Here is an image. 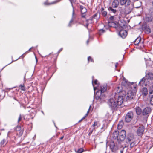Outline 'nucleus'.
<instances>
[{"label":"nucleus","instance_id":"16","mask_svg":"<svg viewBox=\"0 0 153 153\" xmlns=\"http://www.w3.org/2000/svg\"><path fill=\"white\" fill-rule=\"evenodd\" d=\"M80 8L81 10V11L82 13H85L87 12V10L82 5H80Z\"/></svg>","mask_w":153,"mask_h":153},{"label":"nucleus","instance_id":"27","mask_svg":"<svg viewBox=\"0 0 153 153\" xmlns=\"http://www.w3.org/2000/svg\"><path fill=\"white\" fill-rule=\"evenodd\" d=\"M150 101L151 104L153 105V95L150 96Z\"/></svg>","mask_w":153,"mask_h":153},{"label":"nucleus","instance_id":"33","mask_svg":"<svg viewBox=\"0 0 153 153\" xmlns=\"http://www.w3.org/2000/svg\"><path fill=\"white\" fill-rule=\"evenodd\" d=\"M114 17L112 16L110 17L109 20L111 21H113L114 20Z\"/></svg>","mask_w":153,"mask_h":153},{"label":"nucleus","instance_id":"25","mask_svg":"<svg viewBox=\"0 0 153 153\" xmlns=\"http://www.w3.org/2000/svg\"><path fill=\"white\" fill-rule=\"evenodd\" d=\"M97 82H98V81L97 80H95L94 81V82H93V80H92V83L93 85L94 86V91L96 90V89H97V88L96 87H94V84L95 85H97L98 84Z\"/></svg>","mask_w":153,"mask_h":153},{"label":"nucleus","instance_id":"17","mask_svg":"<svg viewBox=\"0 0 153 153\" xmlns=\"http://www.w3.org/2000/svg\"><path fill=\"white\" fill-rule=\"evenodd\" d=\"M100 88V91H101L103 93L106 90L107 87L105 85H103L101 86Z\"/></svg>","mask_w":153,"mask_h":153},{"label":"nucleus","instance_id":"54","mask_svg":"<svg viewBox=\"0 0 153 153\" xmlns=\"http://www.w3.org/2000/svg\"><path fill=\"white\" fill-rule=\"evenodd\" d=\"M36 61H37V59H36Z\"/></svg>","mask_w":153,"mask_h":153},{"label":"nucleus","instance_id":"10","mask_svg":"<svg viewBox=\"0 0 153 153\" xmlns=\"http://www.w3.org/2000/svg\"><path fill=\"white\" fill-rule=\"evenodd\" d=\"M145 77L147 79V81L149 82L150 80L153 79V74L151 72L149 73L146 75Z\"/></svg>","mask_w":153,"mask_h":153},{"label":"nucleus","instance_id":"22","mask_svg":"<svg viewBox=\"0 0 153 153\" xmlns=\"http://www.w3.org/2000/svg\"><path fill=\"white\" fill-rule=\"evenodd\" d=\"M141 40V38L140 37H139L137 38L134 41V43L135 45H137L139 43H140Z\"/></svg>","mask_w":153,"mask_h":153},{"label":"nucleus","instance_id":"39","mask_svg":"<svg viewBox=\"0 0 153 153\" xmlns=\"http://www.w3.org/2000/svg\"><path fill=\"white\" fill-rule=\"evenodd\" d=\"M94 130L92 129V130H91L89 132V135H90L91 134L92 132H93V131Z\"/></svg>","mask_w":153,"mask_h":153},{"label":"nucleus","instance_id":"13","mask_svg":"<svg viewBox=\"0 0 153 153\" xmlns=\"http://www.w3.org/2000/svg\"><path fill=\"white\" fill-rule=\"evenodd\" d=\"M153 17L150 15H146V16L145 20L146 22H149L152 21Z\"/></svg>","mask_w":153,"mask_h":153},{"label":"nucleus","instance_id":"3","mask_svg":"<svg viewBox=\"0 0 153 153\" xmlns=\"http://www.w3.org/2000/svg\"><path fill=\"white\" fill-rule=\"evenodd\" d=\"M110 148L112 152L115 153L119 149V148L114 142H111L109 144Z\"/></svg>","mask_w":153,"mask_h":153},{"label":"nucleus","instance_id":"28","mask_svg":"<svg viewBox=\"0 0 153 153\" xmlns=\"http://www.w3.org/2000/svg\"><path fill=\"white\" fill-rule=\"evenodd\" d=\"M19 87L21 90L24 91H25V88L24 85H21L19 86Z\"/></svg>","mask_w":153,"mask_h":153},{"label":"nucleus","instance_id":"51","mask_svg":"<svg viewBox=\"0 0 153 153\" xmlns=\"http://www.w3.org/2000/svg\"><path fill=\"white\" fill-rule=\"evenodd\" d=\"M14 99H15L16 100H17V101H18V100L16 99L15 98H14Z\"/></svg>","mask_w":153,"mask_h":153},{"label":"nucleus","instance_id":"12","mask_svg":"<svg viewBox=\"0 0 153 153\" xmlns=\"http://www.w3.org/2000/svg\"><path fill=\"white\" fill-rule=\"evenodd\" d=\"M151 110V108L149 107L146 108L142 112L143 115H145L149 114Z\"/></svg>","mask_w":153,"mask_h":153},{"label":"nucleus","instance_id":"19","mask_svg":"<svg viewBox=\"0 0 153 153\" xmlns=\"http://www.w3.org/2000/svg\"><path fill=\"white\" fill-rule=\"evenodd\" d=\"M7 142L6 139H3L1 142L0 145L1 147H4L6 144Z\"/></svg>","mask_w":153,"mask_h":153},{"label":"nucleus","instance_id":"34","mask_svg":"<svg viewBox=\"0 0 153 153\" xmlns=\"http://www.w3.org/2000/svg\"><path fill=\"white\" fill-rule=\"evenodd\" d=\"M88 61H91V62H93V59L91 58L90 56H89L88 57Z\"/></svg>","mask_w":153,"mask_h":153},{"label":"nucleus","instance_id":"53","mask_svg":"<svg viewBox=\"0 0 153 153\" xmlns=\"http://www.w3.org/2000/svg\"><path fill=\"white\" fill-rule=\"evenodd\" d=\"M102 10H103V8H102Z\"/></svg>","mask_w":153,"mask_h":153},{"label":"nucleus","instance_id":"31","mask_svg":"<svg viewBox=\"0 0 153 153\" xmlns=\"http://www.w3.org/2000/svg\"><path fill=\"white\" fill-rule=\"evenodd\" d=\"M113 24L114 23L112 22H109L108 23V25L109 27H111Z\"/></svg>","mask_w":153,"mask_h":153},{"label":"nucleus","instance_id":"35","mask_svg":"<svg viewBox=\"0 0 153 153\" xmlns=\"http://www.w3.org/2000/svg\"><path fill=\"white\" fill-rule=\"evenodd\" d=\"M88 113H89V110H88V111L87 113L84 116V117L82 119H85V117L88 115Z\"/></svg>","mask_w":153,"mask_h":153},{"label":"nucleus","instance_id":"40","mask_svg":"<svg viewBox=\"0 0 153 153\" xmlns=\"http://www.w3.org/2000/svg\"><path fill=\"white\" fill-rule=\"evenodd\" d=\"M20 127H18L17 128L16 130L17 131H19L20 129Z\"/></svg>","mask_w":153,"mask_h":153},{"label":"nucleus","instance_id":"2","mask_svg":"<svg viewBox=\"0 0 153 153\" xmlns=\"http://www.w3.org/2000/svg\"><path fill=\"white\" fill-rule=\"evenodd\" d=\"M119 3L121 5H125L126 10L128 13L131 12L134 8V5L130 0H120Z\"/></svg>","mask_w":153,"mask_h":153},{"label":"nucleus","instance_id":"9","mask_svg":"<svg viewBox=\"0 0 153 153\" xmlns=\"http://www.w3.org/2000/svg\"><path fill=\"white\" fill-rule=\"evenodd\" d=\"M119 36L123 38H125L127 35V33L126 30H121L119 32Z\"/></svg>","mask_w":153,"mask_h":153},{"label":"nucleus","instance_id":"6","mask_svg":"<svg viewBox=\"0 0 153 153\" xmlns=\"http://www.w3.org/2000/svg\"><path fill=\"white\" fill-rule=\"evenodd\" d=\"M144 127L143 125H140L137 130V134L138 136H141L144 131Z\"/></svg>","mask_w":153,"mask_h":153},{"label":"nucleus","instance_id":"46","mask_svg":"<svg viewBox=\"0 0 153 153\" xmlns=\"http://www.w3.org/2000/svg\"><path fill=\"white\" fill-rule=\"evenodd\" d=\"M62 48L61 49H60V50H59V52H60V51H61L62 50Z\"/></svg>","mask_w":153,"mask_h":153},{"label":"nucleus","instance_id":"49","mask_svg":"<svg viewBox=\"0 0 153 153\" xmlns=\"http://www.w3.org/2000/svg\"><path fill=\"white\" fill-rule=\"evenodd\" d=\"M120 152H121V153H123V151H120Z\"/></svg>","mask_w":153,"mask_h":153},{"label":"nucleus","instance_id":"42","mask_svg":"<svg viewBox=\"0 0 153 153\" xmlns=\"http://www.w3.org/2000/svg\"><path fill=\"white\" fill-rule=\"evenodd\" d=\"M91 106L90 105L89 106V110H89H89H90V109L91 108Z\"/></svg>","mask_w":153,"mask_h":153},{"label":"nucleus","instance_id":"50","mask_svg":"<svg viewBox=\"0 0 153 153\" xmlns=\"http://www.w3.org/2000/svg\"><path fill=\"white\" fill-rule=\"evenodd\" d=\"M72 22V20H71V21H70V22Z\"/></svg>","mask_w":153,"mask_h":153},{"label":"nucleus","instance_id":"45","mask_svg":"<svg viewBox=\"0 0 153 153\" xmlns=\"http://www.w3.org/2000/svg\"><path fill=\"white\" fill-rule=\"evenodd\" d=\"M32 48H30L29 50H28V51H30L31 49Z\"/></svg>","mask_w":153,"mask_h":153},{"label":"nucleus","instance_id":"14","mask_svg":"<svg viewBox=\"0 0 153 153\" xmlns=\"http://www.w3.org/2000/svg\"><path fill=\"white\" fill-rule=\"evenodd\" d=\"M141 92L142 94L144 96H146L148 94V90L146 87H143L142 88L141 90Z\"/></svg>","mask_w":153,"mask_h":153},{"label":"nucleus","instance_id":"30","mask_svg":"<svg viewBox=\"0 0 153 153\" xmlns=\"http://www.w3.org/2000/svg\"><path fill=\"white\" fill-rule=\"evenodd\" d=\"M102 15L104 16H106L107 14V12L105 11H103L102 13Z\"/></svg>","mask_w":153,"mask_h":153},{"label":"nucleus","instance_id":"1","mask_svg":"<svg viewBox=\"0 0 153 153\" xmlns=\"http://www.w3.org/2000/svg\"><path fill=\"white\" fill-rule=\"evenodd\" d=\"M137 91L135 87H134V90L129 91L127 93L125 91H122V94H120L117 98L114 97L110 98L108 100V103L111 109H116L122 104L124 99L127 100L134 99Z\"/></svg>","mask_w":153,"mask_h":153},{"label":"nucleus","instance_id":"8","mask_svg":"<svg viewBox=\"0 0 153 153\" xmlns=\"http://www.w3.org/2000/svg\"><path fill=\"white\" fill-rule=\"evenodd\" d=\"M148 81H147V79L145 77L143 78L140 81L139 85H144L146 86L147 85Z\"/></svg>","mask_w":153,"mask_h":153},{"label":"nucleus","instance_id":"24","mask_svg":"<svg viewBox=\"0 0 153 153\" xmlns=\"http://www.w3.org/2000/svg\"><path fill=\"white\" fill-rule=\"evenodd\" d=\"M145 31L146 33H149L151 32L150 29L149 27L147 26L145 27Z\"/></svg>","mask_w":153,"mask_h":153},{"label":"nucleus","instance_id":"29","mask_svg":"<svg viewBox=\"0 0 153 153\" xmlns=\"http://www.w3.org/2000/svg\"><path fill=\"white\" fill-rule=\"evenodd\" d=\"M83 151V149L82 148H80L78 149L76 151L77 153H82Z\"/></svg>","mask_w":153,"mask_h":153},{"label":"nucleus","instance_id":"20","mask_svg":"<svg viewBox=\"0 0 153 153\" xmlns=\"http://www.w3.org/2000/svg\"><path fill=\"white\" fill-rule=\"evenodd\" d=\"M137 114L138 115L140 114L142 112V110L139 107H137L135 108Z\"/></svg>","mask_w":153,"mask_h":153},{"label":"nucleus","instance_id":"47","mask_svg":"<svg viewBox=\"0 0 153 153\" xmlns=\"http://www.w3.org/2000/svg\"><path fill=\"white\" fill-rule=\"evenodd\" d=\"M88 42H89L88 40H87V43L88 44Z\"/></svg>","mask_w":153,"mask_h":153},{"label":"nucleus","instance_id":"18","mask_svg":"<svg viewBox=\"0 0 153 153\" xmlns=\"http://www.w3.org/2000/svg\"><path fill=\"white\" fill-rule=\"evenodd\" d=\"M100 17V14L98 12L96 13L94 15L92 16V19H99Z\"/></svg>","mask_w":153,"mask_h":153},{"label":"nucleus","instance_id":"38","mask_svg":"<svg viewBox=\"0 0 153 153\" xmlns=\"http://www.w3.org/2000/svg\"><path fill=\"white\" fill-rule=\"evenodd\" d=\"M85 13H82V16L83 18H85Z\"/></svg>","mask_w":153,"mask_h":153},{"label":"nucleus","instance_id":"11","mask_svg":"<svg viewBox=\"0 0 153 153\" xmlns=\"http://www.w3.org/2000/svg\"><path fill=\"white\" fill-rule=\"evenodd\" d=\"M119 135V132L118 131H115L113 133V138L117 139L118 141V138Z\"/></svg>","mask_w":153,"mask_h":153},{"label":"nucleus","instance_id":"32","mask_svg":"<svg viewBox=\"0 0 153 153\" xmlns=\"http://www.w3.org/2000/svg\"><path fill=\"white\" fill-rule=\"evenodd\" d=\"M104 32H105V31L104 30H103V29L100 30L99 31V32L100 35H101V34L102 33H104Z\"/></svg>","mask_w":153,"mask_h":153},{"label":"nucleus","instance_id":"4","mask_svg":"<svg viewBox=\"0 0 153 153\" xmlns=\"http://www.w3.org/2000/svg\"><path fill=\"white\" fill-rule=\"evenodd\" d=\"M126 137V132L124 130H122L119 132L118 141H123Z\"/></svg>","mask_w":153,"mask_h":153},{"label":"nucleus","instance_id":"23","mask_svg":"<svg viewBox=\"0 0 153 153\" xmlns=\"http://www.w3.org/2000/svg\"><path fill=\"white\" fill-rule=\"evenodd\" d=\"M123 125V121H121L120 122H119V123L117 125V128L119 129H121Z\"/></svg>","mask_w":153,"mask_h":153},{"label":"nucleus","instance_id":"15","mask_svg":"<svg viewBox=\"0 0 153 153\" xmlns=\"http://www.w3.org/2000/svg\"><path fill=\"white\" fill-rule=\"evenodd\" d=\"M119 4V2L117 0H114L112 3V6L114 8L117 7Z\"/></svg>","mask_w":153,"mask_h":153},{"label":"nucleus","instance_id":"37","mask_svg":"<svg viewBox=\"0 0 153 153\" xmlns=\"http://www.w3.org/2000/svg\"><path fill=\"white\" fill-rule=\"evenodd\" d=\"M21 119H22V117H21V115H19V117L18 120V122H19L21 120Z\"/></svg>","mask_w":153,"mask_h":153},{"label":"nucleus","instance_id":"48","mask_svg":"<svg viewBox=\"0 0 153 153\" xmlns=\"http://www.w3.org/2000/svg\"><path fill=\"white\" fill-rule=\"evenodd\" d=\"M82 119L80 121H79V122H81V121H82Z\"/></svg>","mask_w":153,"mask_h":153},{"label":"nucleus","instance_id":"41","mask_svg":"<svg viewBox=\"0 0 153 153\" xmlns=\"http://www.w3.org/2000/svg\"><path fill=\"white\" fill-rule=\"evenodd\" d=\"M118 64L117 63H116V64L115 65L116 68L118 66Z\"/></svg>","mask_w":153,"mask_h":153},{"label":"nucleus","instance_id":"43","mask_svg":"<svg viewBox=\"0 0 153 153\" xmlns=\"http://www.w3.org/2000/svg\"><path fill=\"white\" fill-rule=\"evenodd\" d=\"M63 136H62V137H60V139L61 140H62V139H63Z\"/></svg>","mask_w":153,"mask_h":153},{"label":"nucleus","instance_id":"44","mask_svg":"<svg viewBox=\"0 0 153 153\" xmlns=\"http://www.w3.org/2000/svg\"><path fill=\"white\" fill-rule=\"evenodd\" d=\"M73 15L74 14V10H73V13H72Z\"/></svg>","mask_w":153,"mask_h":153},{"label":"nucleus","instance_id":"21","mask_svg":"<svg viewBox=\"0 0 153 153\" xmlns=\"http://www.w3.org/2000/svg\"><path fill=\"white\" fill-rule=\"evenodd\" d=\"M98 122L97 121H95L94 124L92 125L91 127H92L93 129L95 130L96 128H97L98 127L97 125Z\"/></svg>","mask_w":153,"mask_h":153},{"label":"nucleus","instance_id":"36","mask_svg":"<svg viewBox=\"0 0 153 153\" xmlns=\"http://www.w3.org/2000/svg\"><path fill=\"white\" fill-rule=\"evenodd\" d=\"M88 113H89V110H88V111L87 113L84 116V117L82 119H85V117L88 115Z\"/></svg>","mask_w":153,"mask_h":153},{"label":"nucleus","instance_id":"7","mask_svg":"<svg viewBox=\"0 0 153 153\" xmlns=\"http://www.w3.org/2000/svg\"><path fill=\"white\" fill-rule=\"evenodd\" d=\"M102 93L100 90H98L97 91L96 94L95 95L96 99L100 100L102 99V97L101 95Z\"/></svg>","mask_w":153,"mask_h":153},{"label":"nucleus","instance_id":"52","mask_svg":"<svg viewBox=\"0 0 153 153\" xmlns=\"http://www.w3.org/2000/svg\"><path fill=\"white\" fill-rule=\"evenodd\" d=\"M54 2H53V3H52L51 4H54Z\"/></svg>","mask_w":153,"mask_h":153},{"label":"nucleus","instance_id":"5","mask_svg":"<svg viewBox=\"0 0 153 153\" xmlns=\"http://www.w3.org/2000/svg\"><path fill=\"white\" fill-rule=\"evenodd\" d=\"M133 117V114L132 112L128 113L125 117V120L127 122H130Z\"/></svg>","mask_w":153,"mask_h":153},{"label":"nucleus","instance_id":"26","mask_svg":"<svg viewBox=\"0 0 153 153\" xmlns=\"http://www.w3.org/2000/svg\"><path fill=\"white\" fill-rule=\"evenodd\" d=\"M108 9L109 11H111V12L113 13H115L117 12V10H116L113 9L111 7H110Z\"/></svg>","mask_w":153,"mask_h":153}]
</instances>
